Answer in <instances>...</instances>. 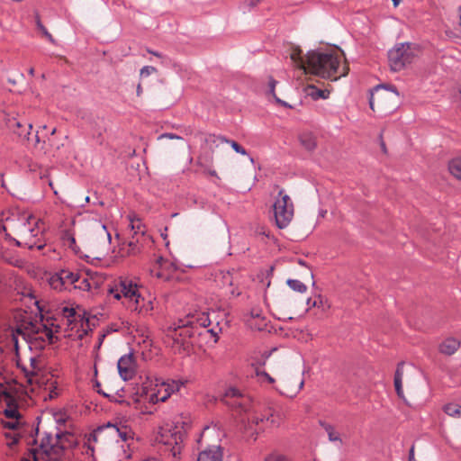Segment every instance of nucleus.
I'll list each match as a JSON object with an SVG mask.
<instances>
[{
  "mask_svg": "<svg viewBox=\"0 0 461 461\" xmlns=\"http://www.w3.org/2000/svg\"><path fill=\"white\" fill-rule=\"evenodd\" d=\"M294 64L322 78L337 81L348 74L349 68L347 63L340 67V58L333 51H309L305 56L299 47H294L290 52Z\"/></svg>",
  "mask_w": 461,
  "mask_h": 461,
  "instance_id": "f257e3e1",
  "label": "nucleus"
},
{
  "mask_svg": "<svg viewBox=\"0 0 461 461\" xmlns=\"http://www.w3.org/2000/svg\"><path fill=\"white\" fill-rule=\"evenodd\" d=\"M17 323L12 331V342L18 351L19 338L25 342L30 350H42L53 344L56 337L53 330L42 319H37L27 312L16 314Z\"/></svg>",
  "mask_w": 461,
  "mask_h": 461,
  "instance_id": "f03ea898",
  "label": "nucleus"
},
{
  "mask_svg": "<svg viewBox=\"0 0 461 461\" xmlns=\"http://www.w3.org/2000/svg\"><path fill=\"white\" fill-rule=\"evenodd\" d=\"M64 432L44 431L40 438L39 447L32 452V460L24 458L22 461H65L64 439L68 438Z\"/></svg>",
  "mask_w": 461,
  "mask_h": 461,
  "instance_id": "7ed1b4c3",
  "label": "nucleus"
},
{
  "mask_svg": "<svg viewBox=\"0 0 461 461\" xmlns=\"http://www.w3.org/2000/svg\"><path fill=\"white\" fill-rule=\"evenodd\" d=\"M183 438V428L174 422L160 426L155 437V440L165 447L164 451L168 452L174 458L180 456Z\"/></svg>",
  "mask_w": 461,
  "mask_h": 461,
  "instance_id": "20e7f679",
  "label": "nucleus"
},
{
  "mask_svg": "<svg viewBox=\"0 0 461 461\" xmlns=\"http://www.w3.org/2000/svg\"><path fill=\"white\" fill-rule=\"evenodd\" d=\"M43 228L40 219L33 215H29L18 227V236L23 240L24 247L29 249H37L39 250L45 247L41 242Z\"/></svg>",
  "mask_w": 461,
  "mask_h": 461,
  "instance_id": "39448f33",
  "label": "nucleus"
},
{
  "mask_svg": "<svg viewBox=\"0 0 461 461\" xmlns=\"http://www.w3.org/2000/svg\"><path fill=\"white\" fill-rule=\"evenodd\" d=\"M400 102V94L393 85H379L374 88L369 98L370 108L375 111V105L384 110L394 109Z\"/></svg>",
  "mask_w": 461,
  "mask_h": 461,
  "instance_id": "423d86ee",
  "label": "nucleus"
},
{
  "mask_svg": "<svg viewBox=\"0 0 461 461\" xmlns=\"http://www.w3.org/2000/svg\"><path fill=\"white\" fill-rule=\"evenodd\" d=\"M273 211L276 226L279 229L286 228L293 220L294 209L292 199L284 189L278 191Z\"/></svg>",
  "mask_w": 461,
  "mask_h": 461,
  "instance_id": "0eeeda50",
  "label": "nucleus"
},
{
  "mask_svg": "<svg viewBox=\"0 0 461 461\" xmlns=\"http://www.w3.org/2000/svg\"><path fill=\"white\" fill-rule=\"evenodd\" d=\"M108 293L117 300L123 299L122 303L128 309L140 295L137 285L127 278L115 280L113 285L109 287Z\"/></svg>",
  "mask_w": 461,
  "mask_h": 461,
  "instance_id": "6e6552de",
  "label": "nucleus"
},
{
  "mask_svg": "<svg viewBox=\"0 0 461 461\" xmlns=\"http://www.w3.org/2000/svg\"><path fill=\"white\" fill-rule=\"evenodd\" d=\"M5 124L8 130L14 134L17 135L21 141H28L36 147L40 143L39 131L31 138V131L32 124L27 122L24 118L19 116H8L5 120Z\"/></svg>",
  "mask_w": 461,
  "mask_h": 461,
  "instance_id": "1a4fd4ad",
  "label": "nucleus"
},
{
  "mask_svg": "<svg viewBox=\"0 0 461 461\" xmlns=\"http://www.w3.org/2000/svg\"><path fill=\"white\" fill-rule=\"evenodd\" d=\"M221 401L238 414L249 411L252 406L250 396L236 387L227 388Z\"/></svg>",
  "mask_w": 461,
  "mask_h": 461,
  "instance_id": "9d476101",
  "label": "nucleus"
},
{
  "mask_svg": "<svg viewBox=\"0 0 461 461\" xmlns=\"http://www.w3.org/2000/svg\"><path fill=\"white\" fill-rule=\"evenodd\" d=\"M0 405H5L3 412L7 418L17 420L19 411L15 405L14 392L9 382L0 375Z\"/></svg>",
  "mask_w": 461,
  "mask_h": 461,
  "instance_id": "9b49d317",
  "label": "nucleus"
},
{
  "mask_svg": "<svg viewBox=\"0 0 461 461\" xmlns=\"http://www.w3.org/2000/svg\"><path fill=\"white\" fill-rule=\"evenodd\" d=\"M412 59L410 43H402L388 52V60L393 71L397 72L410 64Z\"/></svg>",
  "mask_w": 461,
  "mask_h": 461,
  "instance_id": "f8f14e48",
  "label": "nucleus"
},
{
  "mask_svg": "<svg viewBox=\"0 0 461 461\" xmlns=\"http://www.w3.org/2000/svg\"><path fill=\"white\" fill-rule=\"evenodd\" d=\"M17 365L24 374L27 383L32 386L34 384H40L43 382L44 377L41 375V372L44 366V362L41 357H31L29 365H21L20 363Z\"/></svg>",
  "mask_w": 461,
  "mask_h": 461,
  "instance_id": "ddd939ff",
  "label": "nucleus"
},
{
  "mask_svg": "<svg viewBox=\"0 0 461 461\" xmlns=\"http://www.w3.org/2000/svg\"><path fill=\"white\" fill-rule=\"evenodd\" d=\"M184 384L185 383L180 380H167L163 382L158 391L150 394V402L157 403L158 402H166L172 393L178 392Z\"/></svg>",
  "mask_w": 461,
  "mask_h": 461,
  "instance_id": "4468645a",
  "label": "nucleus"
},
{
  "mask_svg": "<svg viewBox=\"0 0 461 461\" xmlns=\"http://www.w3.org/2000/svg\"><path fill=\"white\" fill-rule=\"evenodd\" d=\"M120 376L124 380H131L136 373V363L132 353L122 356L117 363Z\"/></svg>",
  "mask_w": 461,
  "mask_h": 461,
  "instance_id": "2eb2a0df",
  "label": "nucleus"
},
{
  "mask_svg": "<svg viewBox=\"0 0 461 461\" xmlns=\"http://www.w3.org/2000/svg\"><path fill=\"white\" fill-rule=\"evenodd\" d=\"M36 390H39L44 401L55 399L59 394L57 381L53 378H43V382L32 387V392Z\"/></svg>",
  "mask_w": 461,
  "mask_h": 461,
  "instance_id": "dca6fc26",
  "label": "nucleus"
},
{
  "mask_svg": "<svg viewBox=\"0 0 461 461\" xmlns=\"http://www.w3.org/2000/svg\"><path fill=\"white\" fill-rule=\"evenodd\" d=\"M223 450L220 446H208L202 449L198 455L196 461H222Z\"/></svg>",
  "mask_w": 461,
  "mask_h": 461,
  "instance_id": "f3484780",
  "label": "nucleus"
},
{
  "mask_svg": "<svg viewBox=\"0 0 461 461\" xmlns=\"http://www.w3.org/2000/svg\"><path fill=\"white\" fill-rule=\"evenodd\" d=\"M319 425L326 432L330 442L333 443L335 446L339 447L343 446L344 442L341 437V433L337 429V428L333 424L320 420Z\"/></svg>",
  "mask_w": 461,
  "mask_h": 461,
  "instance_id": "a211bd4d",
  "label": "nucleus"
},
{
  "mask_svg": "<svg viewBox=\"0 0 461 461\" xmlns=\"http://www.w3.org/2000/svg\"><path fill=\"white\" fill-rule=\"evenodd\" d=\"M0 257L4 262L17 268H23L26 266V261L11 249L2 248Z\"/></svg>",
  "mask_w": 461,
  "mask_h": 461,
  "instance_id": "6ab92c4d",
  "label": "nucleus"
},
{
  "mask_svg": "<svg viewBox=\"0 0 461 461\" xmlns=\"http://www.w3.org/2000/svg\"><path fill=\"white\" fill-rule=\"evenodd\" d=\"M303 379L297 380L294 388H291L290 380L284 378L280 380L279 386L276 389L281 394L292 397L303 388Z\"/></svg>",
  "mask_w": 461,
  "mask_h": 461,
  "instance_id": "aec40b11",
  "label": "nucleus"
},
{
  "mask_svg": "<svg viewBox=\"0 0 461 461\" xmlns=\"http://www.w3.org/2000/svg\"><path fill=\"white\" fill-rule=\"evenodd\" d=\"M130 310L141 315H148L153 310V303L151 300H145L140 294L139 298L132 303Z\"/></svg>",
  "mask_w": 461,
  "mask_h": 461,
  "instance_id": "412c9836",
  "label": "nucleus"
},
{
  "mask_svg": "<svg viewBox=\"0 0 461 461\" xmlns=\"http://www.w3.org/2000/svg\"><path fill=\"white\" fill-rule=\"evenodd\" d=\"M460 345L461 343L457 339L448 337L438 345V351L443 355L452 356L458 350Z\"/></svg>",
  "mask_w": 461,
  "mask_h": 461,
  "instance_id": "4be33fe9",
  "label": "nucleus"
},
{
  "mask_svg": "<svg viewBox=\"0 0 461 461\" xmlns=\"http://www.w3.org/2000/svg\"><path fill=\"white\" fill-rule=\"evenodd\" d=\"M107 429H111V433H116L118 437L123 442H128L133 439V432L131 429L126 425H116V424H107Z\"/></svg>",
  "mask_w": 461,
  "mask_h": 461,
  "instance_id": "5701e85b",
  "label": "nucleus"
},
{
  "mask_svg": "<svg viewBox=\"0 0 461 461\" xmlns=\"http://www.w3.org/2000/svg\"><path fill=\"white\" fill-rule=\"evenodd\" d=\"M48 282L50 286L54 290L62 291L66 289L60 271L50 275L48 278Z\"/></svg>",
  "mask_w": 461,
  "mask_h": 461,
  "instance_id": "b1692460",
  "label": "nucleus"
},
{
  "mask_svg": "<svg viewBox=\"0 0 461 461\" xmlns=\"http://www.w3.org/2000/svg\"><path fill=\"white\" fill-rule=\"evenodd\" d=\"M60 275L62 276L66 288L68 285H74L79 280V275L77 273H74L68 269L60 270Z\"/></svg>",
  "mask_w": 461,
  "mask_h": 461,
  "instance_id": "393cba45",
  "label": "nucleus"
},
{
  "mask_svg": "<svg viewBox=\"0 0 461 461\" xmlns=\"http://www.w3.org/2000/svg\"><path fill=\"white\" fill-rule=\"evenodd\" d=\"M444 412L453 418H461V405L456 402H449L444 405Z\"/></svg>",
  "mask_w": 461,
  "mask_h": 461,
  "instance_id": "a878e982",
  "label": "nucleus"
},
{
  "mask_svg": "<svg viewBox=\"0 0 461 461\" xmlns=\"http://www.w3.org/2000/svg\"><path fill=\"white\" fill-rule=\"evenodd\" d=\"M448 170L453 176L461 180V157L449 161Z\"/></svg>",
  "mask_w": 461,
  "mask_h": 461,
  "instance_id": "bb28decb",
  "label": "nucleus"
},
{
  "mask_svg": "<svg viewBox=\"0 0 461 461\" xmlns=\"http://www.w3.org/2000/svg\"><path fill=\"white\" fill-rule=\"evenodd\" d=\"M212 138L216 139L217 140H219L220 142L221 143H229L231 148L239 154H241V155H248L246 149L240 146L238 142L234 141V140H230L228 139H226L224 136H212Z\"/></svg>",
  "mask_w": 461,
  "mask_h": 461,
  "instance_id": "cd10ccee",
  "label": "nucleus"
},
{
  "mask_svg": "<svg viewBox=\"0 0 461 461\" xmlns=\"http://www.w3.org/2000/svg\"><path fill=\"white\" fill-rule=\"evenodd\" d=\"M302 145L308 150H312L316 147L314 137L311 133H303L300 136Z\"/></svg>",
  "mask_w": 461,
  "mask_h": 461,
  "instance_id": "c85d7f7f",
  "label": "nucleus"
},
{
  "mask_svg": "<svg viewBox=\"0 0 461 461\" xmlns=\"http://www.w3.org/2000/svg\"><path fill=\"white\" fill-rule=\"evenodd\" d=\"M276 84H277V81L276 79H274L272 77H270L269 80H268L269 94L275 98L276 103L280 104L281 105H283L285 107H291V105H289L286 102L281 100L280 98H278L276 96V92H275Z\"/></svg>",
  "mask_w": 461,
  "mask_h": 461,
  "instance_id": "c756f323",
  "label": "nucleus"
},
{
  "mask_svg": "<svg viewBox=\"0 0 461 461\" xmlns=\"http://www.w3.org/2000/svg\"><path fill=\"white\" fill-rule=\"evenodd\" d=\"M287 285L292 290L295 292L304 293L307 290L306 285L297 279H288Z\"/></svg>",
  "mask_w": 461,
  "mask_h": 461,
  "instance_id": "7c9ffc66",
  "label": "nucleus"
},
{
  "mask_svg": "<svg viewBox=\"0 0 461 461\" xmlns=\"http://www.w3.org/2000/svg\"><path fill=\"white\" fill-rule=\"evenodd\" d=\"M130 226H131V229L134 231V235H138L140 233L141 235H144L145 227L141 224V222L139 219L135 220V219L130 217Z\"/></svg>",
  "mask_w": 461,
  "mask_h": 461,
  "instance_id": "2f4dec72",
  "label": "nucleus"
},
{
  "mask_svg": "<svg viewBox=\"0 0 461 461\" xmlns=\"http://www.w3.org/2000/svg\"><path fill=\"white\" fill-rule=\"evenodd\" d=\"M197 324L203 328L210 327L212 324L210 313L203 312L196 320Z\"/></svg>",
  "mask_w": 461,
  "mask_h": 461,
  "instance_id": "473e14b6",
  "label": "nucleus"
},
{
  "mask_svg": "<svg viewBox=\"0 0 461 461\" xmlns=\"http://www.w3.org/2000/svg\"><path fill=\"white\" fill-rule=\"evenodd\" d=\"M76 315L77 312L74 308H63V316L67 319L69 324H72L76 321Z\"/></svg>",
  "mask_w": 461,
  "mask_h": 461,
  "instance_id": "72a5a7b5",
  "label": "nucleus"
},
{
  "mask_svg": "<svg viewBox=\"0 0 461 461\" xmlns=\"http://www.w3.org/2000/svg\"><path fill=\"white\" fill-rule=\"evenodd\" d=\"M264 461H293V460L291 458H289L287 456L275 452V453H271L268 456H267Z\"/></svg>",
  "mask_w": 461,
  "mask_h": 461,
  "instance_id": "f704fd0d",
  "label": "nucleus"
},
{
  "mask_svg": "<svg viewBox=\"0 0 461 461\" xmlns=\"http://www.w3.org/2000/svg\"><path fill=\"white\" fill-rule=\"evenodd\" d=\"M262 0H244L240 5V9L243 13L250 11L257 6Z\"/></svg>",
  "mask_w": 461,
  "mask_h": 461,
  "instance_id": "c9c22d12",
  "label": "nucleus"
},
{
  "mask_svg": "<svg viewBox=\"0 0 461 461\" xmlns=\"http://www.w3.org/2000/svg\"><path fill=\"white\" fill-rule=\"evenodd\" d=\"M37 26L50 42H54V39H53L52 35L48 32L46 27L41 23L39 17H37Z\"/></svg>",
  "mask_w": 461,
  "mask_h": 461,
  "instance_id": "e433bc0d",
  "label": "nucleus"
},
{
  "mask_svg": "<svg viewBox=\"0 0 461 461\" xmlns=\"http://www.w3.org/2000/svg\"><path fill=\"white\" fill-rule=\"evenodd\" d=\"M115 456V451L113 449L107 450L104 453L103 461H121V459Z\"/></svg>",
  "mask_w": 461,
  "mask_h": 461,
  "instance_id": "4c0bfd02",
  "label": "nucleus"
},
{
  "mask_svg": "<svg viewBox=\"0 0 461 461\" xmlns=\"http://www.w3.org/2000/svg\"><path fill=\"white\" fill-rule=\"evenodd\" d=\"M257 375L261 378V381H267L269 384H273L275 379L265 371H257Z\"/></svg>",
  "mask_w": 461,
  "mask_h": 461,
  "instance_id": "58836bf2",
  "label": "nucleus"
},
{
  "mask_svg": "<svg viewBox=\"0 0 461 461\" xmlns=\"http://www.w3.org/2000/svg\"><path fill=\"white\" fill-rule=\"evenodd\" d=\"M157 69L152 66H145L140 69V77H148L152 73L156 72Z\"/></svg>",
  "mask_w": 461,
  "mask_h": 461,
  "instance_id": "ea45409f",
  "label": "nucleus"
},
{
  "mask_svg": "<svg viewBox=\"0 0 461 461\" xmlns=\"http://www.w3.org/2000/svg\"><path fill=\"white\" fill-rule=\"evenodd\" d=\"M307 305L311 307H321L322 306V299L319 296L317 299L309 298L307 300Z\"/></svg>",
  "mask_w": 461,
  "mask_h": 461,
  "instance_id": "a19ab883",
  "label": "nucleus"
},
{
  "mask_svg": "<svg viewBox=\"0 0 461 461\" xmlns=\"http://www.w3.org/2000/svg\"><path fill=\"white\" fill-rule=\"evenodd\" d=\"M403 366H404L403 362H400L397 365V368H396V371H395V374H394V380H402Z\"/></svg>",
  "mask_w": 461,
  "mask_h": 461,
  "instance_id": "79ce46f5",
  "label": "nucleus"
},
{
  "mask_svg": "<svg viewBox=\"0 0 461 461\" xmlns=\"http://www.w3.org/2000/svg\"><path fill=\"white\" fill-rule=\"evenodd\" d=\"M394 387L399 397H403L402 380H394Z\"/></svg>",
  "mask_w": 461,
  "mask_h": 461,
  "instance_id": "37998d69",
  "label": "nucleus"
},
{
  "mask_svg": "<svg viewBox=\"0 0 461 461\" xmlns=\"http://www.w3.org/2000/svg\"><path fill=\"white\" fill-rule=\"evenodd\" d=\"M394 387L399 397H403L402 380H394Z\"/></svg>",
  "mask_w": 461,
  "mask_h": 461,
  "instance_id": "c03bdc74",
  "label": "nucleus"
},
{
  "mask_svg": "<svg viewBox=\"0 0 461 461\" xmlns=\"http://www.w3.org/2000/svg\"><path fill=\"white\" fill-rule=\"evenodd\" d=\"M216 431L215 427H205L201 434V440L206 438L210 434Z\"/></svg>",
  "mask_w": 461,
  "mask_h": 461,
  "instance_id": "a18cd8bd",
  "label": "nucleus"
},
{
  "mask_svg": "<svg viewBox=\"0 0 461 461\" xmlns=\"http://www.w3.org/2000/svg\"><path fill=\"white\" fill-rule=\"evenodd\" d=\"M5 437L6 438H10V440L7 442V445L9 447H13L14 446L15 444H17L18 442V438L16 437V435L14 433H5Z\"/></svg>",
  "mask_w": 461,
  "mask_h": 461,
  "instance_id": "49530a36",
  "label": "nucleus"
},
{
  "mask_svg": "<svg viewBox=\"0 0 461 461\" xmlns=\"http://www.w3.org/2000/svg\"><path fill=\"white\" fill-rule=\"evenodd\" d=\"M273 417H274L273 414H271L270 417L266 418V420L271 421V423L274 424V423H276V421L274 420ZM264 420H265V417H261V418L255 417L252 420V421L255 422L256 424H258L259 422H263Z\"/></svg>",
  "mask_w": 461,
  "mask_h": 461,
  "instance_id": "de8ad7c7",
  "label": "nucleus"
},
{
  "mask_svg": "<svg viewBox=\"0 0 461 461\" xmlns=\"http://www.w3.org/2000/svg\"><path fill=\"white\" fill-rule=\"evenodd\" d=\"M68 242V247L74 249V245L76 244L75 237L70 233H66L65 238Z\"/></svg>",
  "mask_w": 461,
  "mask_h": 461,
  "instance_id": "09e8293b",
  "label": "nucleus"
},
{
  "mask_svg": "<svg viewBox=\"0 0 461 461\" xmlns=\"http://www.w3.org/2000/svg\"><path fill=\"white\" fill-rule=\"evenodd\" d=\"M150 274L153 276H156L157 278H159V279H167L168 277L166 276L161 271L159 270H157L155 268L151 269L150 270Z\"/></svg>",
  "mask_w": 461,
  "mask_h": 461,
  "instance_id": "8fccbe9b",
  "label": "nucleus"
},
{
  "mask_svg": "<svg viewBox=\"0 0 461 461\" xmlns=\"http://www.w3.org/2000/svg\"><path fill=\"white\" fill-rule=\"evenodd\" d=\"M17 425H18L17 420H12V421L4 422V427L5 428H7V429H13V430L16 429Z\"/></svg>",
  "mask_w": 461,
  "mask_h": 461,
  "instance_id": "3c124183",
  "label": "nucleus"
},
{
  "mask_svg": "<svg viewBox=\"0 0 461 461\" xmlns=\"http://www.w3.org/2000/svg\"><path fill=\"white\" fill-rule=\"evenodd\" d=\"M312 95L313 97H321V98H327L328 94H326V91L316 89L315 94L312 93Z\"/></svg>",
  "mask_w": 461,
  "mask_h": 461,
  "instance_id": "603ef678",
  "label": "nucleus"
},
{
  "mask_svg": "<svg viewBox=\"0 0 461 461\" xmlns=\"http://www.w3.org/2000/svg\"><path fill=\"white\" fill-rule=\"evenodd\" d=\"M5 236H6V239L13 240L17 247H24L23 240H22L21 239L20 240L14 239L8 233H5Z\"/></svg>",
  "mask_w": 461,
  "mask_h": 461,
  "instance_id": "864d4df0",
  "label": "nucleus"
},
{
  "mask_svg": "<svg viewBox=\"0 0 461 461\" xmlns=\"http://www.w3.org/2000/svg\"><path fill=\"white\" fill-rule=\"evenodd\" d=\"M97 227L101 230L103 233H104L108 239V240H111V234L108 232L106 226L104 224H97Z\"/></svg>",
  "mask_w": 461,
  "mask_h": 461,
  "instance_id": "5fc2aeb1",
  "label": "nucleus"
},
{
  "mask_svg": "<svg viewBox=\"0 0 461 461\" xmlns=\"http://www.w3.org/2000/svg\"><path fill=\"white\" fill-rule=\"evenodd\" d=\"M221 330L220 328H218V324L216 325V327H212L211 329H208L207 330V332H210L213 337H217L218 335V332Z\"/></svg>",
  "mask_w": 461,
  "mask_h": 461,
  "instance_id": "6e6d98bb",
  "label": "nucleus"
},
{
  "mask_svg": "<svg viewBox=\"0 0 461 461\" xmlns=\"http://www.w3.org/2000/svg\"><path fill=\"white\" fill-rule=\"evenodd\" d=\"M83 283L85 284V285L84 286H79V288H83V289H86V290H90L91 289V285H90V283L86 279H84Z\"/></svg>",
  "mask_w": 461,
  "mask_h": 461,
  "instance_id": "4d7b16f0",
  "label": "nucleus"
},
{
  "mask_svg": "<svg viewBox=\"0 0 461 461\" xmlns=\"http://www.w3.org/2000/svg\"><path fill=\"white\" fill-rule=\"evenodd\" d=\"M161 137H167L168 139H180L179 136H176L173 133H166V134H163Z\"/></svg>",
  "mask_w": 461,
  "mask_h": 461,
  "instance_id": "13d9d810",
  "label": "nucleus"
},
{
  "mask_svg": "<svg viewBox=\"0 0 461 461\" xmlns=\"http://www.w3.org/2000/svg\"><path fill=\"white\" fill-rule=\"evenodd\" d=\"M136 242H138V240L135 241V240H134V236H133V237H132V240H131V241L129 242V247H131V248L132 249V250H134V249H135V248H136Z\"/></svg>",
  "mask_w": 461,
  "mask_h": 461,
  "instance_id": "bf43d9fd",
  "label": "nucleus"
},
{
  "mask_svg": "<svg viewBox=\"0 0 461 461\" xmlns=\"http://www.w3.org/2000/svg\"><path fill=\"white\" fill-rule=\"evenodd\" d=\"M0 185H1L3 188L6 189V185H5V180H4V176H3V175H1V174H0Z\"/></svg>",
  "mask_w": 461,
  "mask_h": 461,
  "instance_id": "052dcab7",
  "label": "nucleus"
},
{
  "mask_svg": "<svg viewBox=\"0 0 461 461\" xmlns=\"http://www.w3.org/2000/svg\"><path fill=\"white\" fill-rule=\"evenodd\" d=\"M136 92H137V95H138V96H140V95H141V93H142V87H141V85H140V84H138Z\"/></svg>",
  "mask_w": 461,
  "mask_h": 461,
  "instance_id": "680f3d73",
  "label": "nucleus"
},
{
  "mask_svg": "<svg viewBox=\"0 0 461 461\" xmlns=\"http://www.w3.org/2000/svg\"><path fill=\"white\" fill-rule=\"evenodd\" d=\"M5 231H6L5 225L2 222V221H0V232H5Z\"/></svg>",
  "mask_w": 461,
  "mask_h": 461,
  "instance_id": "e2e57ef3",
  "label": "nucleus"
},
{
  "mask_svg": "<svg viewBox=\"0 0 461 461\" xmlns=\"http://www.w3.org/2000/svg\"><path fill=\"white\" fill-rule=\"evenodd\" d=\"M149 52L156 57H158V58H161V56H162L159 52H157V51L149 50Z\"/></svg>",
  "mask_w": 461,
  "mask_h": 461,
  "instance_id": "0e129e2a",
  "label": "nucleus"
},
{
  "mask_svg": "<svg viewBox=\"0 0 461 461\" xmlns=\"http://www.w3.org/2000/svg\"><path fill=\"white\" fill-rule=\"evenodd\" d=\"M97 393L100 394H103L105 397H109V394L106 393L105 392H104V390H102V389H97Z\"/></svg>",
  "mask_w": 461,
  "mask_h": 461,
  "instance_id": "69168bd1",
  "label": "nucleus"
},
{
  "mask_svg": "<svg viewBox=\"0 0 461 461\" xmlns=\"http://www.w3.org/2000/svg\"><path fill=\"white\" fill-rule=\"evenodd\" d=\"M270 355H271V352H265L263 357H265V359H267V357H269Z\"/></svg>",
  "mask_w": 461,
  "mask_h": 461,
  "instance_id": "338daca9",
  "label": "nucleus"
},
{
  "mask_svg": "<svg viewBox=\"0 0 461 461\" xmlns=\"http://www.w3.org/2000/svg\"><path fill=\"white\" fill-rule=\"evenodd\" d=\"M392 1H393V5H394L395 7H396V6L400 4V2H401V0H392Z\"/></svg>",
  "mask_w": 461,
  "mask_h": 461,
  "instance_id": "774afa93",
  "label": "nucleus"
}]
</instances>
